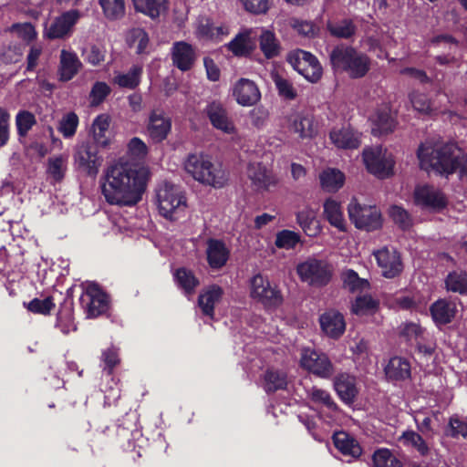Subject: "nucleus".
<instances>
[{
	"label": "nucleus",
	"instance_id": "obj_1",
	"mask_svg": "<svg viewBox=\"0 0 467 467\" xmlns=\"http://www.w3.org/2000/svg\"><path fill=\"white\" fill-rule=\"evenodd\" d=\"M148 181L145 168L119 159L105 171L102 194L109 204L134 206L142 199Z\"/></svg>",
	"mask_w": 467,
	"mask_h": 467
},
{
	"label": "nucleus",
	"instance_id": "obj_2",
	"mask_svg": "<svg viewBox=\"0 0 467 467\" xmlns=\"http://www.w3.org/2000/svg\"><path fill=\"white\" fill-rule=\"evenodd\" d=\"M420 168L441 175L458 171L461 180H467V154L452 144L426 141L418 149Z\"/></svg>",
	"mask_w": 467,
	"mask_h": 467
},
{
	"label": "nucleus",
	"instance_id": "obj_3",
	"mask_svg": "<svg viewBox=\"0 0 467 467\" xmlns=\"http://www.w3.org/2000/svg\"><path fill=\"white\" fill-rule=\"evenodd\" d=\"M184 170L194 181L214 189L223 188L229 181L223 166L204 153L190 154L184 161Z\"/></svg>",
	"mask_w": 467,
	"mask_h": 467
},
{
	"label": "nucleus",
	"instance_id": "obj_4",
	"mask_svg": "<svg viewBox=\"0 0 467 467\" xmlns=\"http://www.w3.org/2000/svg\"><path fill=\"white\" fill-rule=\"evenodd\" d=\"M329 57L335 69L345 71L352 78H362L369 70L370 60L368 56L352 47L337 46Z\"/></svg>",
	"mask_w": 467,
	"mask_h": 467
},
{
	"label": "nucleus",
	"instance_id": "obj_5",
	"mask_svg": "<svg viewBox=\"0 0 467 467\" xmlns=\"http://www.w3.org/2000/svg\"><path fill=\"white\" fill-rule=\"evenodd\" d=\"M159 213L170 221H176L185 216L187 199L181 187L163 182L156 192Z\"/></svg>",
	"mask_w": 467,
	"mask_h": 467
},
{
	"label": "nucleus",
	"instance_id": "obj_6",
	"mask_svg": "<svg viewBox=\"0 0 467 467\" xmlns=\"http://www.w3.org/2000/svg\"><path fill=\"white\" fill-rule=\"evenodd\" d=\"M296 273L302 282L313 286L326 285L332 276V270L327 262L314 257L299 263Z\"/></svg>",
	"mask_w": 467,
	"mask_h": 467
},
{
	"label": "nucleus",
	"instance_id": "obj_7",
	"mask_svg": "<svg viewBox=\"0 0 467 467\" xmlns=\"http://www.w3.org/2000/svg\"><path fill=\"white\" fill-rule=\"evenodd\" d=\"M363 161L367 170L378 178H387L393 173V156L381 146L364 149Z\"/></svg>",
	"mask_w": 467,
	"mask_h": 467
},
{
	"label": "nucleus",
	"instance_id": "obj_8",
	"mask_svg": "<svg viewBox=\"0 0 467 467\" xmlns=\"http://www.w3.org/2000/svg\"><path fill=\"white\" fill-rule=\"evenodd\" d=\"M250 296L265 307H277L283 302L278 287L272 285L266 276L261 274L254 275L249 282Z\"/></svg>",
	"mask_w": 467,
	"mask_h": 467
},
{
	"label": "nucleus",
	"instance_id": "obj_9",
	"mask_svg": "<svg viewBox=\"0 0 467 467\" xmlns=\"http://www.w3.org/2000/svg\"><path fill=\"white\" fill-rule=\"evenodd\" d=\"M350 221L358 229L374 231L381 226V214L373 205L361 204L356 198L351 199L348 205Z\"/></svg>",
	"mask_w": 467,
	"mask_h": 467
},
{
	"label": "nucleus",
	"instance_id": "obj_10",
	"mask_svg": "<svg viewBox=\"0 0 467 467\" xmlns=\"http://www.w3.org/2000/svg\"><path fill=\"white\" fill-rule=\"evenodd\" d=\"M82 17V12L78 9H70L56 16L50 23L46 24L44 37L55 39H66L74 33L75 26Z\"/></svg>",
	"mask_w": 467,
	"mask_h": 467
},
{
	"label": "nucleus",
	"instance_id": "obj_11",
	"mask_svg": "<svg viewBox=\"0 0 467 467\" xmlns=\"http://www.w3.org/2000/svg\"><path fill=\"white\" fill-rule=\"evenodd\" d=\"M288 63L307 81L317 83L322 77L323 69L318 59L311 53L296 49L288 54Z\"/></svg>",
	"mask_w": 467,
	"mask_h": 467
},
{
	"label": "nucleus",
	"instance_id": "obj_12",
	"mask_svg": "<svg viewBox=\"0 0 467 467\" xmlns=\"http://www.w3.org/2000/svg\"><path fill=\"white\" fill-rule=\"evenodd\" d=\"M299 364L302 368L321 379H328L334 373L327 355L309 347L301 349Z\"/></svg>",
	"mask_w": 467,
	"mask_h": 467
},
{
	"label": "nucleus",
	"instance_id": "obj_13",
	"mask_svg": "<svg viewBox=\"0 0 467 467\" xmlns=\"http://www.w3.org/2000/svg\"><path fill=\"white\" fill-rule=\"evenodd\" d=\"M80 302L88 317L105 313L109 306L107 295L94 283L86 285Z\"/></svg>",
	"mask_w": 467,
	"mask_h": 467
},
{
	"label": "nucleus",
	"instance_id": "obj_14",
	"mask_svg": "<svg viewBox=\"0 0 467 467\" xmlns=\"http://www.w3.org/2000/svg\"><path fill=\"white\" fill-rule=\"evenodd\" d=\"M74 162L79 171L96 176L102 159L99 156L97 146L88 142L81 143L76 148Z\"/></svg>",
	"mask_w": 467,
	"mask_h": 467
},
{
	"label": "nucleus",
	"instance_id": "obj_15",
	"mask_svg": "<svg viewBox=\"0 0 467 467\" xmlns=\"http://www.w3.org/2000/svg\"><path fill=\"white\" fill-rule=\"evenodd\" d=\"M171 119L162 109H152L147 120V135L153 142H161L171 133Z\"/></svg>",
	"mask_w": 467,
	"mask_h": 467
},
{
	"label": "nucleus",
	"instance_id": "obj_16",
	"mask_svg": "<svg viewBox=\"0 0 467 467\" xmlns=\"http://www.w3.org/2000/svg\"><path fill=\"white\" fill-rule=\"evenodd\" d=\"M231 93L237 104L243 107L255 105L261 99V92L254 81L242 78L234 82Z\"/></svg>",
	"mask_w": 467,
	"mask_h": 467
},
{
	"label": "nucleus",
	"instance_id": "obj_17",
	"mask_svg": "<svg viewBox=\"0 0 467 467\" xmlns=\"http://www.w3.org/2000/svg\"><path fill=\"white\" fill-rule=\"evenodd\" d=\"M378 266L386 278H393L400 275L403 265L400 254L393 248L383 247L373 252Z\"/></svg>",
	"mask_w": 467,
	"mask_h": 467
},
{
	"label": "nucleus",
	"instance_id": "obj_18",
	"mask_svg": "<svg viewBox=\"0 0 467 467\" xmlns=\"http://www.w3.org/2000/svg\"><path fill=\"white\" fill-rule=\"evenodd\" d=\"M331 143L340 150L358 149L361 144V133L348 124L334 127L329 132Z\"/></svg>",
	"mask_w": 467,
	"mask_h": 467
},
{
	"label": "nucleus",
	"instance_id": "obj_19",
	"mask_svg": "<svg viewBox=\"0 0 467 467\" xmlns=\"http://www.w3.org/2000/svg\"><path fill=\"white\" fill-rule=\"evenodd\" d=\"M230 33L225 24L215 25L211 18L200 16L194 24V35L201 40L221 41Z\"/></svg>",
	"mask_w": 467,
	"mask_h": 467
},
{
	"label": "nucleus",
	"instance_id": "obj_20",
	"mask_svg": "<svg viewBox=\"0 0 467 467\" xmlns=\"http://www.w3.org/2000/svg\"><path fill=\"white\" fill-rule=\"evenodd\" d=\"M205 113L214 129L229 135L236 133L235 125L221 102L213 101L209 103L205 109Z\"/></svg>",
	"mask_w": 467,
	"mask_h": 467
},
{
	"label": "nucleus",
	"instance_id": "obj_21",
	"mask_svg": "<svg viewBox=\"0 0 467 467\" xmlns=\"http://www.w3.org/2000/svg\"><path fill=\"white\" fill-rule=\"evenodd\" d=\"M246 173L256 191L269 190L278 182L277 178L260 162L249 163Z\"/></svg>",
	"mask_w": 467,
	"mask_h": 467
},
{
	"label": "nucleus",
	"instance_id": "obj_22",
	"mask_svg": "<svg viewBox=\"0 0 467 467\" xmlns=\"http://www.w3.org/2000/svg\"><path fill=\"white\" fill-rule=\"evenodd\" d=\"M257 32L253 29H244L238 33L227 45V49L235 57H248L255 48Z\"/></svg>",
	"mask_w": 467,
	"mask_h": 467
},
{
	"label": "nucleus",
	"instance_id": "obj_23",
	"mask_svg": "<svg viewBox=\"0 0 467 467\" xmlns=\"http://www.w3.org/2000/svg\"><path fill=\"white\" fill-rule=\"evenodd\" d=\"M414 200L418 205L431 210H441L447 202L441 192L429 185L418 186L414 191Z\"/></svg>",
	"mask_w": 467,
	"mask_h": 467
},
{
	"label": "nucleus",
	"instance_id": "obj_24",
	"mask_svg": "<svg viewBox=\"0 0 467 467\" xmlns=\"http://www.w3.org/2000/svg\"><path fill=\"white\" fill-rule=\"evenodd\" d=\"M322 331L329 337L339 338L346 330L343 315L336 310H328L319 317Z\"/></svg>",
	"mask_w": 467,
	"mask_h": 467
},
{
	"label": "nucleus",
	"instance_id": "obj_25",
	"mask_svg": "<svg viewBox=\"0 0 467 467\" xmlns=\"http://www.w3.org/2000/svg\"><path fill=\"white\" fill-rule=\"evenodd\" d=\"M171 59L182 71L189 70L196 58L195 50L192 46L184 41H178L172 45Z\"/></svg>",
	"mask_w": 467,
	"mask_h": 467
},
{
	"label": "nucleus",
	"instance_id": "obj_26",
	"mask_svg": "<svg viewBox=\"0 0 467 467\" xmlns=\"http://www.w3.org/2000/svg\"><path fill=\"white\" fill-rule=\"evenodd\" d=\"M323 216L331 226L337 228L339 232H347V220L338 201L333 198L326 199L323 203Z\"/></svg>",
	"mask_w": 467,
	"mask_h": 467
},
{
	"label": "nucleus",
	"instance_id": "obj_27",
	"mask_svg": "<svg viewBox=\"0 0 467 467\" xmlns=\"http://www.w3.org/2000/svg\"><path fill=\"white\" fill-rule=\"evenodd\" d=\"M431 315L437 326H442L451 323L457 313V305L454 301L448 299H439L434 302L431 308Z\"/></svg>",
	"mask_w": 467,
	"mask_h": 467
},
{
	"label": "nucleus",
	"instance_id": "obj_28",
	"mask_svg": "<svg viewBox=\"0 0 467 467\" xmlns=\"http://www.w3.org/2000/svg\"><path fill=\"white\" fill-rule=\"evenodd\" d=\"M369 119L374 125L373 131H379L380 134L391 132L396 127V119L387 103L379 105Z\"/></svg>",
	"mask_w": 467,
	"mask_h": 467
},
{
	"label": "nucleus",
	"instance_id": "obj_29",
	"mask_svg": "<svg viewBox=\"0 0 467 467\" xmlns=\"http://www.w3.org/2000/svg\"><path fill=\"white\" fill-rule=\"evenodd\" d=\"M82 66L77 54L73 51L62 49L59 57L58 76L61 81L72 79Z\"/></svg>",
	"mask_w": 467,
	"mask_h": 467
},
{
	"label": "nucleus",
	"instance_id": "obj_30",
	"mask_svg": "<svg viewBox=\"0 0 467 467\" xmlns=\"http://www.w3.org/2000/svg\"><path fill=\"white\" fill-rule=\"evenodd\" d=\"M317 212L311 206H305L296 213V223L307 236H317L321 232V226L317 220Z\"/></svg>",
	"mask_w": 467,
	"mask_h": 467
},
{
	"label": "nucleus",
	"instance_id": "obj_31",
	"mask_svg": "<svg viewBox=\"0 0 467 467\" xmlns=\"http://www.w3.org/2000/svg\"><path fill=\"white\" fill-rule=\"evenodd\" d=\"M333 441L336 448L347 457L357 459L362 453V449L358 441L350 434L345 431L334 433Z\"/></svg>",
	"mask_w": 467,
	"mask_h": 467
},
{
	"label": "nucleus",
	"instance_id": "obj_32",
	"mask_svg": "<svg viewBox=\"0 0 467 467\" xmlns=\"http://www.w3.org/2000/svg\"><path fill=\"white\" fill-rule=\"evenodd\" d=\"M206 254L209 265L213 269H219L226 264L229 250L223 242L210 239L207 243Z\"/></svg>",
	"mask_w": 467,
	"mask_h": 467
},
{
	"label": "nucleus",
	"instance_id": "obj_33",
	"mask_svg": "<svg viewBox=\"0 0 467 467\" xmlns=\"http://www.w3.org/2000/svg\"><path fill=\"white\" fill-rule=\"evenodd\" d=\"M291 130L302 139H311L317 134V125L309 114H297L291 123Z\"/></svg>",
	"mask_w": 467,
	"mask_h": 467
},
{
	"label": "nucleus",
	"instance_id": "obj_34",
	"mask_svg": "<svg viewBox=\"0 0 467 467\" xmlns=\"http://www.w3.org/2000/svg\"><path fill=\"white\" fill-rule=\"evenodd\" d=\"M384 371L391 381L404 380L410 376V364L404 358L393 357L385 366Z\"/></svg>",
	"mask_w": 467,
	"mask_h": 467
},
{
	"label": "nucleus",
	"instance_id": "obj_35",
	"mask_svg": "<svg viewBox=\"0 0 467 467\" xmlns=\"http://www.w3.org/2000/svg\"><path fill=\"white\" fill-rule=\"evenodd\" d=\"M223 290L218 285H211L200 294L198 303L203 315L213 319L214 306L221 300Z\"/></svg>",
	"mask_w": 467,
	"mask_h": 467
},
{
	"label": "nucleus",
	"instance_id": "obj_36",
	"mask_svg": "<svg viewBox=\"0 0 467 467\" xmlns=\"http://www.w3.org/2000/svg\"><path fill=\"white\" fill-rule=\"evenodd\" d=\"M335 389L345 402H352L357 394L356 379L348 374H340L335 379Z\"/></svg>",
	"mask_w": 467,
	"mask_h": 467
},
{
	"label": "nucleus",
	"instance_id": "obj_37",
	"mask_svg": "<svg viewBox=\"0 0 467 467\" xmlns=\"http://www.w3.org/2000/svg\"><path fill=\"white\" fill-rule=\"evenodd\" d=\"M321 187L328 192H336L345 183V174L336 168H327L319 174Z\"/></svg>",
	"mask_w": 467,
	"mask_h": 467
},
{
	"label": "nucleus",
	"instance_id": "obj_38",
	"mask_svg": "<svg viewBox=\"0 0 467 467\" xmlns=\"http://www.w3.org/2000/svg\"><path fill=\"white\" fill-rule=\"evenodd\" d=\"M111 119L109 115L103 113L95 118L92 123V134L95 141L105 147L109 143L108 135Z\"/></svg>",
	"mask_w": 467,
	"mask_h": 467
},
{
	"label": "nucleus",
	"instance_id": "obj_39",
	"mask_svg": "<svg viewBox=\"0 0 467 467\" xmlns=\"http://www.w3.org/2000/svg\"><path fill=\"white\" fill-rule=\"evenodd\" d=\"M309 397L313 402L319 404L327 410L329 412V419L327 420V422L330 423L335 420L338 414L337 407L327 391L313 387L309 390Z\"/></svg>",
	"mask_w": 467,
	"mask_h": 467
},
{
	"label": "nucleus",
	"instance_id": "obj_40",
	"mask_svg": "<svg viewBox=\"0 0 467 467\" xmlns=\"http://www.w3.org/2000/svg\"><path fill=\"white\" fill-rule=\"evenodd\" d=\"M271 79L274 82L278 95L286 100H294L297 97V90L292 81L278 71L271 72Z\"/></svg>",
	"mask_w": 467,
	"mask_h": 467
},
{
	"label": "nucleus",
	"instance_id": "obj_41",
	"mask_svg": "<svg viewBox=\"0 0 467 467\" xmlns=\"http://www.w3.org/2000/svg\"><path fill=\"white\" fill-rule=\"evenodd\" d=\"M259 37L260 49L266 58H273L280 52V44L274 32L268 29H261Z\"/></svg>",
	"mask_w": 467,
	"mask_h": 467
},
{
	"label": "nucleus",
	"instance_id": "obj_42",
	"mask_svg": "<svg viewBox=\"0 0 467 467\" xmlns=\"http://www.w3.org/2000/svg\"><path fill=\"white\" fill-rule=\"evenodd\" d=\"M142 74V67L134 65L127 73H117L114 83L120 88L134 89L139 86Z\"/></svg>",
	"mask_w": 467,
	"mask_h": 467
},
{
	"label": "nucleus",
	"instance_id": "obj_43",
	"mask_svg": "<svg viewBox=\"0 0 467 467\" xmlns=\"http://www.w3.org/2000/svg\"><path fill=\"white\" fill-rule=\"evenodd\" d=\"M399 441L403 446L415 450L422 456L427 455L430 451L429 445L423 438L414 431H404Z\"/></svg>",
	"mask_w": 467,
	"mask_h": 467
},
{
	"label": "nucleus",
	"instance_id": "obj_44",
	"mask_svg": "<svg viewBox=\"0 0 467 467\" xmlns=\"http://www.w3.org/2000/svg\"><path fill=\"white\" fill-rule=\"evenodd\" d=\"M379 301L371 296H358L351 306V312L357 316H370L377 312Z\"/></svg>",
	"mask_w": 467,
	"mask_h": 467
},
{
	"label": "nucleus",
	"instance_id": "obj_45",
	"mask_svg": "<svg viewBox=\"0 0 467 467\" xmlns=\"http://www.w3.org/2000/svg\"><path fill=\"white\" fill-rule=\"evenodd\" d=\"M287 385L286 374L278 369H268L264 378V388L266 392H274L285 389Z\"/></svg>",
	"mask_w": 467,
	"mask_h": 467
},
{
	"label": "nucleus",
	"instance_id": "obj_46",
	"mask_svg": "<svg viewBox=\"0 0 467 467\" xmlns=\"http://www.w3.org/2000/svg\"><path fill=\"white\" fill-rule=\"evenodd\" d=\"M137 11L156 18L166 9L167 0H132Z\"/></svg>",
	"mask_w": 467,
	"mask_h": 467
},
{
	"label": "nucleus",
	"instance_id": "obj_47",
	"mask_svg": "<svg viewBox=\"0 0 467 467\" xmlns=\"http://www.w3.org/2000/svg\"><path fill=\"white\" fill-rule=\"evenodd\" d=\"M105 17L109 20H119L125 16L124 0H99Z\"/></svg>",
	"mask_w": 467,
	"mask_h": 467
},
{
	"label": "nucleus",
	"instance_id": "obj_48",
	"mask_svg": "<svg viewBox=\"0 0 467 467\" xmlns=\"http://www.w3.org/2000/svg\"><path fill=\"white\" fill-rule=\"evenodd\" d=\"M16 128L18 137L26 138L32 128L36 124V116L26 109L19 110L16 116Z\"/></svg>",
	"mask_w": 467,
	"mask_h": 467
},
{
	"label": "nucleus",
	"instance_id": "obj_49",
	"mask_svg": "<svg viewBox=\"0 0 467 467\" xmlns=\"http://www.w3.org/2000/svg\"><path fill=\"white\" fill-rule=\"evenodd\" d=\"M344 286L352 293L366 291L369 288L367 279L360 278L353 270H347L343 273Z\"/></svg>",
	"mask_w": 467,
	"mask_h": 467
},
{
	"label": "nucleus",
	"instance_id": "obj_50",
	"mask_svg": "<svg viewBox=\"0 0 467 467\" xmlns=\"http://www.w3.org/2000/svg\"><path fill=\"white\" fill-rule=\"evenodd\" d=\"M327 29L332 36L339 38H348L356 32V26L353 22L348 19L328 22Z\"/></svg>",
	"mask_w": 467,
	"mask_h": 467
},
{
	"label": "nucleus",
	"instance_id": "obj_51",
	"mask_svg": "<svg viewBox=\"0 0 467 467\" xmlns=\"http://www.w3.org/2000/svg\"><path fill=\"white\" fill-rule=\"evenodd\" d=\"M127 42L130 47L136 48L138 54H142L147 50L149 36L141 28H133L128 33Z\"/></svg>",
	"mask_w": 467,
	"mask_h": 467
},
{
	"label": "nucleus",
	"instance_id": "obj_52",
	"mask_svg": "<svg viewBox=\"0 0 467 467\" xmlns=\"http://www.w3.org/2000/svg\"><path fill=\"white\" fill-rule=\"evenodd\" d=\"M372 467H402V464L389 450L379 449L373 454Z\"/></svg>",
	"mask_w": 467,
	"mask_h": 467
},
{
	"label": "nucleus",
	"instance_id": "obj_53",
	"mask_svg": "<svg viewBox=\"0 0 467 467\" xmlns=\"http://www.w3.org/2000/svg\"><path fill=\"white\" fill-rule=\"evenodd\" d=\"M175 279L184 293L189 295L193 293L195 287L199 285V281L193 274L185 268L178 269L175 273Z\"/></svg>",
	"mask_w": 467,
	"mask_h": 467
},
{
	"label": "nucleus",
	"instance_id": "obj_54",
	"mask_svg": "<svg viewBox=\"0 0 467 467\" xmlns=\"http://www.w3.org/2000/svg\"><path fill=\"white\" fill-rule=\"evenodd\" d=\"M448 290L467 296V274L453 272L448 275L446 281Z\"/></svg>",
	"mask_w": 467,
	"mask_h": 467
},
{
	"label": "nucleus",
	"instance_id": "obj_55",
	"mask_svg": "<svg viewBox=\"0 0 467 467\" xmlns=\"http://www.w3.org/2000/svg\"><path fill=\"white\" fill-rule=\"evenodd\" d=\"M67 157L59 155L48 160L47 173L57 182L61 181L67 170Z\"/></svg>",
	"mask_w": 467,
	"mask_h": 467
},
{
	"label": "nucleus",
	"instance_id": "obj_56",
	"mask_svg": "<svg viewBox=\"0 0 467 467\" xmlns=\"http://www.w3.org/2000/svg\"><path fill=\"white\" fill-rule=\"evenodd\" d=\"M447 434L454 439L460 437L467 439V420L459 415L451 416L448 423Z\"/></svg>",
	"mask_w": 467,
	"mask_h": 467
},
{
	"label": "nucleus",
	"instance_id": "obj_57",
	"mask_svg": "<svg viewBox=\"0 0 467 467\" xmlns=\"http://www.w3.org/2000/svg\"><path fill=\"white\" fill-rule=\"evenodd\" d=\"M300 241V235L290 230H283L276 234L275 245L278 248L293 249Z\"/></svg>",
	"mask_w": 467,
	"mask_h": 467
},
{
	"label": "nucleus",
	"instance_id": "obj_58",
	"mask_svg": "<svg viewBox=\"0 0 467 467\" xmlns=\"http://www.w3.org/2000/svg\"><path fill=\"white\" fill-rule=\"evenodd\" d=\"M288 25L301 36L312 37L317 34V26L310 21L302 20L296 17L288 19Z\"/></svg>",
	"mask_w": 467,
	"mask_h": 467
},
{
	"label": "nucleus",
	"instance_id": "obj_59",
	"mask_svg": "<svg viewBox=\"0 0 467 467\" xmlns=\"http://www.w3.org/2000/svg\"><path fill=\"white\" fill-rule=\"evenodd\" d=\"M78 125V118L73 113H67L60 120L58 130L64 138H71L75 135Z\"/></svg>",
	"mask_w": 467,
	"mask_h": 467
},
{
	"label": "nucleus",
	"instance_id": "obj_60",
	"mask_svg": "<svg viewBox=\"0 0 467 467\" xmlns=\"http://www.w3.org/2000/svg\"><path fill=\"white\" fill-rule=\"evenodd\" d=\"M55 307L52 297L47 296L44 299L35 298L31 300L26 308L35 314L47 315Z\"/></svg>",
	"mask_w": 467,
	"mask_h": 467
},
{
	"label": "nucleus",
	"instance_id": "obj_61",
	"mask_svg": "<svg viewBox=\"0 0 467 467\" xmlns=\"http://www.w3.org/2000/svg\"><path fill=\"white\" fill-rule=\"evenodd\" d=\"M389 216L402 229H408L412 224L410 214L400 206L393 205L389 209Z\"/></svg>",
	"mask_w": 467,
	"mask_h": 467
},
{
	"label": "nucleus",
	"instance_id": "obj_62",
	"mask_svg": "<svg viewBox=\"0 0 467 467\" xmlns=\"http://www.w3.org/2000/svg\"><path fill=\"white\" fill-rule=\"evenodd\" d=\"M9 30L27 42L32 41L36 37V31L30 23L14 24Z\"/></svg>",
	"mask_w": 467,
	"mask_h": 467
},
{
	"label": "nucleus",
	"instance_id": "obj_63",
	"mask_svg": "<svg viewBox=\"0 0 467 467\" xmlns=\"http://www.w3.org/2000/svg\"><path fill=\"white\" fill-rule=\"evenodd\" d=\"M244 10L254 14H266L270 8V0H240Z\"/></svg>",
	"mask_w": 467,
	"mask_h": 467
},
{
	"label": "nucleus",
	"instance_id": "obj_64",
	"mask_svg": "<svg viewBox=\"0 0 467 467\" xmlns=\"http://www.w3.org/2000/svg\"><path fill=\"white\" fill-rule=\"evenodd\" d=\"M147 152V145L140 138H132L128 143V153L134 160H142Z\"/></svg>",
	"mask_w": 467,
	"mask_h": 467
}]
</instances>
